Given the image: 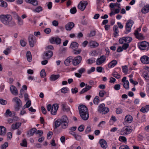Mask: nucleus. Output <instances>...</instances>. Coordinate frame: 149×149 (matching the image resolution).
<instances>
[{
  "label": "nucleus",
  "instance_id": "obj_1",
  "mask_svg": "<svg viewBox=\"0 0 149 149\" xmlns=\"http://www.w3.org/2000/svg\"><path fill=\"white\" fill-rule=\"evenodd\" d=\"M13 18L10 14H1L0 15V20L5 25L13 27L16 25L14 21H12Z\"/></svg>",
  "mask_w": 149,
  "mask_h": 149
},
{
  "label": "nucleus",
  "instance_id": "obj_2",
  "mask_svg": "<svg viewBox=\"0 0 149 149\" xmlns=\"http://www.w3.org/2000/svg\"><path fill=\"white\" fill-rule=\"evenodd\" d=\"M12 102L16 103L15 105V111H18L20 108L22 107V104L21 100L18 97H15L13 98Z\"/></svg>",
  "mask_w": 149,
  "mask_h": 149
},
{
  "label": "nucleus",
  "instance_id": "obj_3",
  "mask_svg": "<svg viewBox=\"0 0 149 149\" xmlns=\"http://www.w3.org/2000/svg\"><path fill=\"white\" fill-rule=\"evenodd\" d=\"M132 131L131 127L130 126L125 127L120 131V134L122 135L126 136L130 134Z\"/></svg>",
  "mask_w": 149,
  "mask_h": 149
},
{
  "label": "nucleus",
  "instance_id": "obj_4",
  "mask_svg": "<svg viewBox=\"0 0 149 149\" xmlns=\"http://www.w3.org/2000/svg\"><path fill=\"white\" fill-rule=\"evenodd\" d=\"M139 47L141 50L146 49L148 50L149 49V43L146 41L141 42L139 43Z\"/></svg>",
  "mask_w": 149,
  "mask_h": 149
},
{
  "label": "nucleus",
  "instance_id": "obj_5",
  "mask_svg": "<svg viewBox=\"0 0 149 149\" xmlns=\"http://www.w3.org/2000/svg\"><path fill=\"white\" fill-rule=\"evenodd\" d=\"M104 104H102L99 105L98 111L100 113L102 114H105L109 111V108L104 107Z\"/></svg>",
  "mask_w": 149,
  "mask_h": 149
},
{
  "label": "nucleus",
  "instance_id": "obj_6",
  "mask_svg": "<svg viewBox=\"0 0 149 149\" xmlns=\"http://www.w3.org/2000/svg\"><path fill=\"white\" fill-rule=\"evenodd\" d=\"M82 59L81 56H78L73 58H72V61L73 65L74 66L77 65L81 62Z\"/></svg>",
  "mask_w": 149,
  "mask_h": 149
},
{
  "label": "nucleus",
  "instance_id": "obj_7",
  "mask_svg": "<svg viewBox=\"0 0 149 149\" xmlns=\"http://www.w3.org/2000/svg\"><path fill=\"white\" fill-rule=\"evenodd\" d=\"M88 4L87 1H82L80 2L78 5V8L82 11H83L86 8Z\"/></svg>",
  "mask_w": 149,
  "mask_h": 149
},
{
  "label": "nucleus",
  "instance_id": "obj_8",
  "mask_svg": "<svg viewBox=\"0 0 149 149\" xmlns=\"http://www.w3.org/2000/svg\"><path fill=\"white\" fill-rule=\"evenodd\" d=\"M53 55V52L51 51L48 50L45 52L43 55V59H49L51 58Z\"/></svg>",
  "mask_w": 149,
  "mask_h": 149
},
{
  "label": "nucleus",
  "instance_id": "obj_9",
  "mask_svg": "<svg viewBox=\"0 0 149 149\" xmlns=\"http://www.w3.org/2000/svg\"><path fill=\"white\" fill-rule=\"evenodd\" d=\"M106 59V56L103 55L97 59L96 61V64L97 65H100L105 61Z\"/></svg>",
  "mask_w": 149,
  "mask_h": 149
},
{
  "label": "nucleus",
  "instance_id": "obj_10",
  "mask_svg": "<svg viewBox=\"0 0 149 149\" xmlns=\"http://www.w3.org/2000/svg\"><path fill=\"white\" fill-rule=\"evenodd\" d=\"M134 23V22L132 20H129L127 21L126 25V29L128 32L130 31L131 28Z\"/></svg>",
  "mask_w": 149,
  "mask_h": 149
},
{
  "label": "nucleus",
  "instance_id": "obj_11",
  "mask_svg": "<svg viewBox=\"0 0 149 149\" xmlns=\"http://www.w3.org/2000/svg\"><path fill=\"white\" fill-rule=\"evenodd\" d=\"M50 42L52 44H60L61 43V39L57 37L51 38L50 40Z\"/></svg>",
  "mask_w": 149,
  "mask_h": 149
},
{
  "label": "nucleus",
  "instance_id": "obj_12",
  "mask_svg": "<svg viewBox=\"0 0 149 149\" xmlns=\"http://www.w3.org/2000/svg\"><path fill=\"white\" fill-rule=\"evenodd\" d=\"M35 36L32 34L30 35L29 36L28 40L29 45L31 47H33L35 43L34 39Z\"/></svg>",
  "mask_w": 149,
  "mask_h": 149
},
{
  "label": "nucleus",
  "instance_id": "obj_13",
  "mask_svg": "<svg viewBox=\"0 0 149 149\" xmlns=\"http://www.w3.org/2000/svg\"><path fill=\"white\" fill-rule=\"evenodd\" d=\"M78 109L79 113H88V109L84 105H81L78 107Z\"/></svg>",
  "mask_w": 149,
  "mask_h": 149
},
{
  "label": "nucleus",
  "instance_id": "obj_14",
  "mask_svg": "<svg viewBox=\"0 0 149 149\" xmlns=\"http://www.w3.org/2000/svg\"><path fill=\"white\" fill-rule=\"evenodd\" d=\"M58 107V105L57 104H53L52 106V109L51 111V114L53 115H56Z\"/></svg>",
  "mask_w": 149,
  "mask_h": 149
},
{
  "label": "nucleus",
  "instance_id": "obj_15",
  "mask_svg": "<svg viewBox=\"0 0 149 149\" xmlns=\"http://www.w3.org/2000/svg\"><path fill=\"white\" fill-rule=\"evenodd\" d=\"M141 62L144 64H149V57L146 55L142 56L140 58Z\"/></svg>",
  "mask_w": 149,
  "mask_h": 149
},
{
  "label": "nucleus",
  "instance_id": "obj_16",
  "mask_svg": "<svg viewBox=\"0 0 149 149\" xmlns=\"http://www.w3.org/2000/svg\"><path fill=\"white\" fill-rule=\"evenodd\" d=\"M101 147L104 149H106L107 147L106 141L103 139H100L99 141Z\"/></svg>",
  "mask_w": 149,
  "mask_h": 149
},
{
  "label": "nucleus",
  "instance_id": "obj_17",
  "mask_svg": "<svg viewBox=\"0 0 149 149\" xmlns=\"http://www.w3.org/2000/svg\"><path fill=\"white\" fill-rule=\"evenodd\" d=\"M10 91L12 94L15 95H17L18 91L16 87L13 85H11L10 88Z\"/></svg>",
  "mask_w": 149,
  "mask_h": 149
},
{
  "label": "nucleus",
  "instance_id": "obj_18",
  "mask_svg": "<svg viewBox=\"0 0 149 149\" xmlns=\"http://www.w3.org/2000/svg\"><path fill=\"white\" fill-rule=\"evenodd\" d=\"M74 24L73 22H69L65 26V28L67 31H70L74 27Z\"/></svg>",
  "mask_w": 149,
  "mask_h": 149
},
{
  "label": "nucleus",
  "instance_id": "obj_19",
  "mask_svg": "<svg viewBox=\"0 0 149 149\" xmlns=\"http://www.w3.org/2000/svg\"><path fill=\"white\" fill-rule=\"evenodd\" d=\"M81 118L84 120H88L89 117V115L88 113H79Z\"/></svg>",
  "mask_w": 149,
  "mask_h": 149
},
{
  "label": "nucleus",
  "instance_id": "obj_20",
  "mask_svg": "<svg viewBox=\"0 0 149 149\" xmlns=\"http://www.w3.org/2000/svg\"><path fill=\"white\" fill-rule=\"evenodd\" d=\"M25 1L28 3H31L34 6H37L38 5V1L37 0H25Z\"/></svg>",
  "mask_w": 149,
  "mask_h": 149
},
{
  "label": "nucleus",
  "instance_id": "obj_21",
  "mask_svg": "<svg viewBox=\"0 0 149 149\" xmlns=\"http://www.w3.org/2000/svg\"><path fill=\"white\" fill-rule=\"evenodd\" d=\"M133 120V118L130 115H126L125 118V122L131 123Z\"/></svg>",
  "mask_w": 149,
  "mask_h": 149
},
{
  "label": "nucleus",
  "instance_id": "obj_22",
  "mask_svg": "<svg viewBox=\"0 0 149 149\" xmlns=\"http://www.w3.org/2000/svg\"><path fill=\"white\" fill-rule=\"evenodd\" d=\"M117 63V61L115 60H113L108 64V67L109 68H111L114 67Z\"/></svg>",
  "mask_w": 149,
  "mask_h": 149
},
{
  "label": "nucleus",
  "instance_id": "obj_23",
  "mask_svg": "<svg viewBox=\"0 0 149 149\" xmlns=\"http://www.w3.org/2000/svg\"><path fill=\"white\" fill-rule=\"evenodd\" d=\"M22 123L19 122L16 123L15 124H13L12 125V129L13 130H15L18 129L21 125Z\"/></svg>",
  "mask_w": 149,
  "mask_h": 149
},
{
  "label": "nucleus",
  "instance_id": "obj_24",
  "mask_svg": "<svg viewBox=\"0 0 149 149\" xmlns=\"http://www.w3.org/2000/svg\"><path fill=\"white\" fill-rule=\"evenodd\" d=\"M141 11L143 13H146L149 12V4L146 5L141 9Z\"/></svg>",
  "mask_w": 149,
  "mask_h": 149
},
{
  "label": "nucleus",
  "instance_id": "obj_25",
  "mask_svg": "<svg viewBox=\"0 0 149 149\" xmlns=\"http://www.w3.org/2000/svg\"><path fill=\"white\" fill-rule=\"evenodd\" d=\"M36 131V128H32L27 132V135H28L29 136H31L33 135Z\"/></svg>",
  "mask_w": 149,
  "mask_h": 149
},
{
  "label": "nucleus",
  "instance_id": "obj_26",
  "mask_svg": "<svg viewBox=\"0 0 149 149\" xmlns=\"http://www.w3.org/2000/svg\"><path fill=\"white\" fill-rule=\"evenodd\" d=\"M85 86L86 87L82 89L79 93L80 94H82L87 92L91 88L92 86H89L87 84H86Z\"/></svg>",
  "mask_w": 149,
  "mask_h": 149
},
{
  "label": "nucleus",
  "instance_id": "obj_27",
  "mask_svg": "<svg viewBox=\"0 0 149 149\" xmlns=\"http://www.w3.org/2000/svg\"><path fill=\"white\" fill-rule=\"evenodd\" d=\"M134 34L136 38L139 40H142L144 39V37L143 35L141 33H134Z\"/></svg>",
  "mask_w": 149,
  "mask_h": 149
},
{
  "label": "nucleus",
  "instance_id": "obj_28",
  "mask_svg": "<svg viewBox=\"0 0 149 149\" xmlns=\"http://www.w3.org/2000/svg\"><path fill=\"white\" fill-rule=\"evenodd\" d=\"M89 45L92 48L96 47L99 45V44L98 43L93 41H90L89 43Z\"/></svg>",
  "mask_w": 149,
  "mask_h": 149
},
{
  "label": "nucleus",
  "instance_id": "obj_29",
  "mask_svg": "<svg viewBox=\"0 0 149 149\" xmlns=\"http://www.w3.org/2000/svg\"><path fill=\"white\" fill-rule=\"evenodd\" d=\"M113 30L114 32L113 34L114 37H116L118 35L119 31L118 30V28L116 25H115L113 27Z\"/></svg>",
  "mask_w": 149,
  "mask_h": 149
},
{
  "label": "nucleus",
  "instance_id": "obj_30",
  "mask_svg": "<svg viewBox=\"0 0 149 149\" xmlns=\"http://www.w3.org/2000/svg\"><path fill=\"white\" fill-rule=\"evenodd\" d=\"M60 77V75L58 74H52L50 77V79L51 81H54Z\"/></svg>",
  "mask_w": 149,
  "mask_h": 149
},
{
  "label": "nucleus",
  "instance_id": "obj_31",
  "mask_svg": "<svg viewBox=\"0 0 149 149\" xmlns=\"http://www.w3.org/2000/svg\"><path fill=\"white\" fill-rule=\"evenodd\" d=\"M79 46V44L76 42H72L70 46V47L72 49H76Z\"/></svg>",
  "mask_w": 149,
  "mask_h": 149
},
{
  "label": "nucleus",
  "instance_id": "obj_32",
  "mask_svg": "<svg viewBox=\"0 0 149 149\" xmlns=\"http://www.w3.org/2000/svg\"><path fill=\"white\" fill-rule=\"evenodd\" d=\"M43 10V8L40 6H37L34 10L33 11L36 13H39Z\"/></svg>",
  "mask_w": 149,
  "mask_h": 149
},
{
  "label": "nucleus",
  "instance_id": "obj_33",
  "mask_svg": "<svg viewBox=\"0 0 149 149\" xmlns=\"http://www.w3.org/2000/svg\"><path fill=\"white\" fill-rule=\"evenodd\" d=\"M72 56H70L65 59L64 61V63L66 66H68L70 65L71 62L70 60H72Z\"/></svg>",
  "mask_w": 149,
  "mask_h": 149
},
{
  "label": "nucleus",
  "instance_id": "obj_34",
  "mask_svg": "<svg viewBox=\"0 0 149 149\" xmlns=\"http://www.w3.org/2000/svg\"><path fill=\"white\" fill-rule=\"evenodd\" d=\"M61 122L60 119H58L56 120L54 122L55 128L56 129L60 125H61Z\"/></svg>",
  "mask_w": 149,
  "mask_h": 149
},
{
  "label": "nucleus",
  "instance_id": "obj_35",
  "mask_svg": "<svg viewBox=\"0 0 149 149\" xmlns=\"http://www.w3.org/2000/svg\"><path fill=\"white\" fill-rule=\"evenodd\" d=\"M8 6V4L6 2L3 0H0V6L6 8Z\"/></svg>",
  "mask_w": 149,
  "mask_h": 149
},
{
  "label": "nucleus",
  "instance_id": "obj_36",
  "mask_svg": "<svg viewBox=\"0 0 149 149\" xmlns=\"http://www.w3.org/2000/svg\"><path fill=\"white\" fill-rule=\"evenodd\" d=\"M61 123H69V120L67 117L66 116H63L60 119Z\"/></svg>",
  "mask_w": 149,
  "mask_h": 149
},
{
  "label": "nucleus",
  "instance_id": "obj_37",
  "mask_svg": "<svg viewBox=\"0 0 149 149\" xmlns=\"http://www.w3.org/2000/svg\"><path fill=\"white\" fill-rule=\"evenodd\" d=\"M0 135H4L6 133V129L3 126H0Z\"/></svg>",
  "mask_w": 149,
  "mask_h": 149
},
{
  "label": "nucleus",
  "instance_id": "obj_38",
  "mask_svg": "<svg viewBox=\"0 0 149 149\" xmlns=\"http://www.w3.org/2000/svg\"><path fill=\"white\" fill-rule=\"evenodd\" d=\"M95 58H91L87 60L86 61L88 64H91L95 62Z\"/></svg>",
  "mask_w": 149,
  "mask_h": 149
},
{
  "label": "nucleus",
  "instance_id": "obj_39",
  "mask_svg": "<svg viewBox=\"0 0 149 149\" xmlns=\"http://www.w3.org/2000/svg\"><path fill=\"white\" fill-rule=\"evenodd\" d=\"M12 115V113L9 109H7L5 113L4 114V116L6 117L8 116L10 117Z\"/></svg>",
  "mask_w": 149,
  "mask_h": 149
},
{
  "label": "nucleus",
  "instance_id": "obj_40",
  "mask_svg": "<svg viewBox=\"0 0 149 149\" xmlns=\"http://www.w3.org/2000/svg\"><path fill=\"white\" fill-rule=\"evenodd\" d=\"M26 57L27 60L29 62L31 61L32 57L31 53L30 51H28L26 53Z\"/></svg>",
  "mask_w": 149,
  "mask_h": 149
},
{
  "label": "nucleus",
  "instance_id": "obj_41",
  "mask_svg": "<svg viewBox=\"0 0 149 149\" xmlns=\"http://www.w3.org/2000/svg\"><path fill=\"white\" fill-rule=\"evenodd\" d=\"M17 20V23L19 25H22L23 24V21L21 19L20 17L19 16L16 18Z\"/></svg>",
  "mask_w": 149,
  "mask_h": 149
},
{
  "label": "nucleus",
  "instance_id": "obj_42",
  "mask_svg": "<svg viewBox=\"0 0 149 149\" xmlns=\"http://www.w3.org/2000/svg\"><path fill=\"white\" fill-rule=\"evenodd\" d=\"M129 83L128 80L123 83V85L124 88L126 89H127L129 88Z\"/></svg>",
  "mask_w": 149,
  "mask_h": 149
},
{
  "label": "nucleus",
  "instance_id": "obj_43",
  "mask_svg": "<svg viewBox=\"0 0 149 149\" xmlns=\"http://www.w3.org/2000/svg\"><path fill=\"white\" fill-rule=\"evenodd\" d=\"M123 38L125 39V42L128 44L132 40V38L130 37H123Z\"/></svg>",
  "mask_w": 149,
  "mask_h": 149
},
{
  "label": "nucleus",
  "instance_id": "obj_44",
  "mask_svg": "<svg viewBox=\"0 0 149 149\" xmlns=\"http://www.w3.org/2000/svg\"><path fill=\"white\" fill-rule=\"evenodd\" d=\"M69 123H61V127L63 129H65L67 128Z\"/></svg>",
  "mask_w": 149,
  "mask_h": 149
},
{
  "label": "nucleus",
  "instance_id": "obj_45",
  "mask_svg": "<svg viewBox=\"0 0 149 149\" xmlns=\"http://www.w3.org/2000/svg\"><path fill=\"white\" fill-rule=\"evenodd\" d=\"M11 47H8L4 51L3 53L6 55H8L10 52Z\"/></svg>",
  "mask_w": 149,
  "mask_h": 149
},
{
  "label": "nucleus",
  "instance_id": "obj_46",
  "mask_svg": "<svg viewBox=\"0 0 149 149\" xmlns=\"http://www.w3.org/2000/svg\"><path fill=\"white\" fill-rule=\"evenodd\" d=\"M8 142H5L1 146V149H6L8 146Z\"/></svg>",
  "mask_w": 149,
  "mask_h": 149
},
{
  "label": "nucleus",
  "instance_id": "obj_47",
  "mask_svg": "<svg viewBox=\"0 0 149 149\" xmlns=\"http://www.w3.org/2000/svg\"><path fill=\"white\" fill-rule=\"evenodd\" d=\"M119 140L120 141L125 142L127 141V139L124 136H120L119 138Z\"/></svg>",
  "mask_w": 149,
  "mask_h": 149
},
{
  "label": "nucleus",
  "instance_id": "obj_48",
  "mask_svg": "<svg viewBox=\"0 0 149 149\" xmlns=\"http://www.w3.org/2000/svg\"><path fill=\"white\" fill-rule=\"evenodd\" d=\"M100 101V100L98 99V97L96 96L94 99L93 102L94 104L97 105Z\"/></svg>",
  "mask_w": 149,
  "mask_h": 149
},
{
  "label": "nucleus",
  "instance_id": "obj_49",
  "mask_svg": "<svg viewBox=\"0 0 149 149\" xmlns=\"http://www.w3.org/2000/svg\"><path fill=\"white\" fill-rule=\"evenodd\" d=\"M106 92L104 90L100 91L99 92V95L101 97H104V95L106 94Z\"/></svg>",
  "mask_w": 149,
  "mask_h": 149
},
{
  "label": "nucleus",
  "instance_id": "obj_50",
  "mask_svg": "<svg viewBox=\"0 0 149 149\" xmlns=\"http://www.w3.org/2000/svg\"><path fill=\"white\" fill-rule=\"evenodd\" d=\"M113 75L114 77L118 79H119L120 77V76L116 72H114L113 74Z\"/></svg>",
  "mask_w": 149,
  "mask_h": 149
},
{
  "label": "nucleus",
  "instance_id": "obj_51",
  "mask_svg": "<svg viewBox=\"0 0 149 149\" xmlns=\"http://www.w3.org/2000/svg\"><path fill=\"white\" fill-rule=\"evenodd\" d=\"M40 75L42 77L44 78L46 75V73L45 72V70L44 69L42 70L40 72Z\"/></svg>",
  "mask_w": 149,
  "mask_h": 149
},
{
  "label": "nucleus",
  "instance_id": "obj_52",
  "mask_svg": "<svg viewBox=\"0 0 149 149\" xmlns=\"http://www.w3.org/2000/svg\"><path fill=\"white\" fill-rule=\"evenodd\" d=\"M68 91L67 87H63L61 89V91L62 93H67Z\"/></svg>",
  "mask_w": 149,
  "mask_h": 149
},
{
  "label": "nucleus",
  "instance_id": "obj_53",
  "mask_svg": "<svg viewBox=\"0 0 149 149\" xmlns=\"http://www.w3.org/2000/svg\"><path fill=\"white\" fill-rule=\"evenodd\" d=\"M86 69L85 68H80L78 70V72L82 74V73H84L86 71Z\"/></svg>",
  "mask_w": 149,
  "mask_h": 149
},
{
  "label": "nucleus",
  "instance_id": "obj_54",
  "mask_svg": "<svg viewBox=\"0 0 149 149\" xmlns=\"http://www.w3.org/2000/svg\"><path fill=\"white\" fill-rule=\"evenodd\" d=\"M122 68L123 70V72L124 73H125L126 74H127L128 71L127 66L126 65L122 66Z\"/></svg>",
  "mask_w": 149,
  "mask_h": 149
},
{
  "label": "nucleus",
  "instance_id": "obj_55",
  "mask_svg": "<svg viewBox=\"0 0 149 149\" xmlns=\"http://www.w3.org/2000/svg\"><path fill=\"white\" fill-rule=\"evenodd\" d=\"M20 145L24 147H26L27 146V143L26 140H23L22 142L20 143Z\"/></svg>",
  "mask_w": 149,
  "mask_h": 149
},
{
  "label": "nucleus",
  "instance_id": "obj_56",
  "mask_svg": "<svg viewBox=\"0 0 149 149\" xmlns=\"http://www.w3.org/2000/svg\"><path fill=\"white\" fill-rule=\"evenodd\" d=\"M143 75L146 80H149V74L148 73H144Z\"/></svg>",
  "mask_w": 149,
  "mask_h": 149
},
{
  "label": "nucleus",
  "instance_id": "obj_57",
  "mask_svg": "<svg viewBox=\"0 0 149 149\" xmlns=\"http://www.w3.org/2000/svg\"><path fill=\"white\" fill-rule=\"evenodd\" d=\"M77 12V10L76 7H74L71 8L70 10V12L71 14H74Z\"/></svg>",
  "mask_w": 149,
  "mask_h": 149
},
{
  "label": "nucleus",
  "instance_id": "obj_58",
  "mask_svg": "<svg viewBox=\"0 0 149 149\" xmlns=\"http://www.w3.org/2000/svg\"><path fill=\"white\" fill-rule=\"evenodd\" d=\"M91 127L90 125H88L87 126V128H86L85 132L87 134L89 132H91Z\"/></svg>",
  "mask_w": 149,
  "mask_h": 149
},
{
  "label": "nucleus",
  "instance_id": "obj_59",
  "mask_svg": "<svg viewBox=\"0 0 149 149\" xmlns=\"http://www.w3.org/2000/svg\"><path fill=\"white\" fill-rule=\"evenodd\" d=\"M84 129V125H81L78 128V130L82 132L83 131Z\"/></svg>",
  "mask_w": 149,
  "mask_h": 149
},
{
  "label": "nucleus",
  "instance_id": "obj_60",
  "mask_svg": "<svg viewBox=\"0 0 149 149\" xmlns=\"http://www.w3.org/2000/svg\"><path fill=\"white\" fill-rule=\"evenodd\" d=\"M81 52V50L80 49H79L78 50H74L73 51V53L74 54L76 55L79 54Z\"/></svg>",
  "mask_w": 149,
  "mask_h": 149
},
{
  "label": "nucleus",
  "instance_id": "obj_61",
  "mask_svg": "<svg viewBox=\"0 0 149 149\" xmlns=\"http://www.w3.org/2000/svg\"><path fill=\"white\" fill-rule=\"evenodd\" d=\"M119 149H130L129 146L127 145H122L119 147Z\"/></svg>",
  "mask_w": 149,
  "mask_h": 149
},
{
  "label": "nucleus",
  "instance_id": "obj_62",
  "mask_svg": "<svg viewBox=\"0 0 149 149\" xmlns=\"http://www.w3.org/2000/svg\"><path fill=\"white\" fill-rule=\"evenodd\" d=\"M7 103V101L2 99H0V104L2 105H5Z\"/></svg>",
  "mask_w": 149,
  "mask_h": 149
},
{
  "label": "nucleus",
  "instance_id": "obj_63",
  "mask_svg": "<svg viewBox=\"0 0 149 149\" xmlns=\"http://www.w3.org/2000/svg\"><path fill=\"white\" fill-rule=\"evenodd\" d=\"M20 42L21 45L22 46L24 47L26 45V42L24 40H21Z\"/></svg>",
  "mask_w": 149,
  "mask_h": 149
},
{
  "label": "nucleus",
  "instance_id": "obj_64",
  "mask_svg": "<svg viewBox=\"0 0 149 149\" xmlns=\"http://www.w3.org/2000/svg\"><path fill=\"white\" fill-rule=\"evenodd\" d=\"M129 46V45L127 43H125L122 46V48L123 49L126 50L127 49V48Z\"/></svg>",
  "mask_w": 149,
  "mask_h": 149
}]
</instances>
